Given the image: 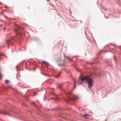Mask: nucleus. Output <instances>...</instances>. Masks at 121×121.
Wrapping results in <instances>:
<instances>
[{
    "label": "nucleus",
    "mask_w": 121,
    "mask_h": 121,
    "mask_svg": "<svg viewBox=\"0 0 121 121\" xmlns=\"http://www.w3.org/2000/svg\"><path fill=\"white\" fill-rule=\"evenodd\" d=\"M105 121H106V120Z\"/></svg>",
    "instance_id": "35"
},
{
    "label": "nucleus",
    "mask_w": 121,
    "mask_h": 121,
    "mask_svg": "<svg viewBox=\"0 0 121 121\" xmlns=\"http://www.w3.org/2000/svg\"><path fill=\"white\" fill-rule=\"evenodd\" d=\"M46 65H47L48 66H50V64L48 62L47 63Z\"/></svg>",
    "instance_id": "19"
},
{
    "label": "nucleus",
    "mask_w": 121,
    "mask_h": 121,
    "mask_svg": "<svg viewBox=\"0 0 121 121\" xmlns=\"http://www.w3.org/2000/svg\"><path fill=\"white\" fill-rule=\"evenodd\" d=\"M0 114L8 116L10 115L9 113L8 112L4 110H3L2 112H0Z\"/></svg>",
    "instance_id": "8"
},
{
    "label": "nucleus",
    "mask_w": 121,
    "mask_h": 121,
    "mask_svg": "<svg viewBox=\"0 0 121 121\" xmlns=\"http://www.w3.org/2000/svg\"><path fill=\"white\" fill-rule=\"evenodd\" d=\"M19 68V67H18V66H16V68L17 69H18V68Z\"/></svg>",
    "instance_id": "22"
},
{
    "label": "nucleus",
    "mask_w": 121,
    "mask_h": 121,
    "mask_svg": "<svg viewBox=\"0 0 121 121\" xmlns=\"http://www.w3.org/2000/svg\"><path fill=\"white\" fill-rule=\"evenodd\" d=\"M86 82L87 83L88 87L90 89L93 86V79L91 75L86 76H81L79 77L78 82L81 84L84 82Z\"/></svg>",
    "instance_id": "1"
},
{
    "label": "nucleus",
    "mask_w": 121,
    "mask_h": 121,
    "mask_svg": "<svg viewBox=\"0 0 121 121\" xmlns=\"http://www.w3.org/2000/svg\"><path fill=\"white\" fill-rule=\"evenodd\" d=\"M69 86L68 85L67 86V88Z\"/></svg>",
    "instance_id": "25"
},
{
    "label": "nucleus",
    "mask_w": 121,
    "mask_h": 121,
    "mask_svg": "<svg viewBox=\"0 0 121 121\" xmlns=\"http://www.w3.org/2000/svg\"><path fill=\"white\" fill-rule=\"evenodd\" d=\"M106 64L107 65L109 66H111L112 65V63L111 61H106Z\"/></svg>",
    "instance_id": "10"
},
{
    "label": "nucleus",
    "mask_w": 121,
    "mask_h": 121,
    "mask_svg": "<svg viewBox=\"0 0 121 121\" xmlns=\"http://www.w3.org/2000/svg\"><path fill=\"white\" fill-rule=\"evenodd\" d=\"M57 86L61 90V91L64 92L66 94L67 92H68V93H67V94H70L71 92L70 91V90L68 89H67V90H64L62 88V87L63 86V84L62 83L57 84Z\"/></svg>",
    "instance_id": "4"
},
{
    "label": "nucleus",
    "mask_w": 121,
    "mask_h": 121,
    "mask_svg": "<svg viewBox=\"0 0 121 121\" xmlns=\"http://www.w3.org/2000/svg\"><path fill=\"white\" fill-rule=\"evenodd\" d=\"M94 62H93L90 63L88 62V63L91 65H93L95 63H96L98 62L99 61V59L98 58V57H96L94 59Z\"/></svg>",
    "instance_id": "7"
},
{
    "label": "nucleus",
    "mask_w": 121,
    "mask_h": 121,
    "mask_svg": "<svg viewBox=\"0 0 121 121\" xmlns=\"http://www.w3.org/2000/svg\"><path fill=\"white\" fill-rule=\"evenodd\" d=\"M9 82V80H5V83H7Z\"/></svg>",
    "instance_id": "17"
},
{
    "label": "nucleus",
    "mask_w": 121,
    "mask_h": 121,
    "mask_svg": "<svg viewBox=\"0 0 121 121\" xmlns=\"http://www.w3.org/2000/svg\"><path fill=\"white\" fill-rule=\"evenodd\" d=\"M60 120L61 121H62V120Z\"/></svg>",
    "instance_id": "32"
},
{
    "label": "nucleus",
    "mask_w": 121,
    "mask_h": 121,
    "mask_svg": "<svg viewBox=\"0 0 121 121\" xmlns=\"http://www.w3.org/2000/svg\"><path fill=\"white\" fill-rule=\"evenodd\" d=\"M1 74L0 73V79H2V78L1 77Z\"/></svg>",
    "instance_id": "20"
},
{
    "label": "nucleus",
    "mask_w": 121,
    "mask_h": 121,
    "mask_svg": "<svg viewBox=\"0 0 121 121\" xmlns=\"http://www.w3.org/2000/svg\"><path fill=\"white\" fill-rule=\"evenodd\" d=\"M0 4H2V3H1V2H0Z\"/></svg>",
    "instance_id": "29"
},
{
    "label": "nucleus",
    "mask_w": 121,
    "mask_h": 121,
    "mask_svg": "<svg viewBox=\"0 0 121 121\" xmlns=\"http://www.w3.org/2000/svg\"><path fill=\"white\" fill-rule=\"evenodd\" d=\"M105 9V10H107V9Z\"/></svg>",
    "instance_id": "27"
},
{
    "label": "nucleus",
    "mask_w": 121,
    "mask_h": 121,
    "mask_svg": "<svg viewBox=\"0 0 121 121\" xmlns=\"http://www.w3.org/2000/svg\"><path fill=\"white\" fill-rule=\"evenodd\" d=\"M53 98H52L56 100V101H58L59 100V98L58 96L55 95H54Z\"/></svg>",
    "instance_id": "9"
},
{
    "label": "nucleus",
    "mask_w": 121,
    "mask_h": 121,
    "mask_svg": "<svg viewBox=\"0 0 121 121\" xmlns=\"http://www.w3.org/2000/svg\"><path fill=\"white\" fill-rule=\"evenodd\" d=\"M105 17V18H106V19H107V18H108L107 17Z\"/></svg>",
    "instance_id": "26"
},
{
    "label": "nucleus",
    "mask_w": 121,
    "mask_h": 121,
    "mask_svg": "<svg viewBox=\"0 0 121 121\" xmlns=\"http://www.w3.org/2000/svg\"><path fill=\"white\" fill-rule=\"evenodd\" d=\"M110 45H112V46H115V45H114L112 44V43H111V44H110Z\"/></svg>",
    "instance_id": "23"
},
{
    "label": "nucleus",
    "mask_w": 121,
    "mask_h": 121,
    "mask_svg": "<svg viewBox=\"0 0 121 121\" xmlns=\"http://www.w3.org/2000/svg\"><path fill=\"white\" fill-rule=\"evenodd\" d=\"M48 62L46 61H43V63L45 65H46Z\"/></svg>",
    "instance_id": "15"
},
{
    "label": "nucleus",
    "mask_w": 121,
    "mask_h": 121,
    "mask_svg": "<svg viewBox=\"0 0 121 121\" xmlns=\"http://www.w3.org/2000/svg\"><path fill=\"white\" fill-rule=\"evenodd\" d=\"M25 106H26V104H25Z\"/></svg>",
    "instance_id": "33"
},
{
    "label": "nucleus",
    "mask_w": 121,
    "mask_h": 121,
    "mask_svg": "<svg viewBox=\"0 0 121 121\" xmlns=\"http://www.w3.org/2000/svg\"><path fill=\"white\" fill-rule=\"evenodd\" d=\"M15 29H14L15 30V32L16 33V35L15 36L13 37H11V38L14 39L16 40L15 38H17L18 37L17 36V35H21L23 34L21 33V31L20 30L22 29L21 26H19L17 25H15Z\"/></svg>",
    "instance_id": "3"
},
{
    "label": "nucleus",
    "mask_w": 121,
    "mask_h": 121,
    "mask_svg": "<svg viewBox=\"0 0 121 121\" xmlns=\"http://www.w3.org/2000/svg\"><path fill=\"white\" fill-rule=\"evenodd\" d=\"M79 99V97L78 96L73 95L71 96H68L65 101L68 104L70 103L72 104V103L74 104Z\"/></svg>",
    "instance_id": "2"
},
{
    "label": "nucleus",
    "mask_w": 121,
    "mask_h": 121,
    "mask_svg": "<svg viewBox=\"0 0 121 121\" xmlns=\"http://www.w3.org/2000/svg\"><path fill=\"white\" fill-rule=\"evenodd\" d=\"M61 73V72H60L59 71V73L57 74V75L56 76V77L57 78L60 76Z\"/></svg>",
    "instance_id": "12"
},
{
    "label": "nucleus",
    "mask_w": 121,
    "mask_h": 121,
    "mask_svg": "<svg viewBox=\"0 0 121 121\" xmlns=\"http://www.w3.org/2000/svg\"><path fill=\"white\" fill-rule=\"evenodd\" d=\"M11 39L10 38L7 39L6 40V43L8 46V48H9L10 45H12L13 44V43L11 41Z\"/></svg>",
    "instance_id": "6"
},
{
    "label": "nucleus",
    "mask_w": 121,
    "mask_h": 121,
    "mask_svg": "<svg viewBox=\"0 0 121 121\" xmlns=\"http://www.w3.org/2000/svg\"><path fill=\"white\" fill-rule=\"evenodd\" d=\"M102 73L101 72H100V73H98L97 74H96V76H100Z\"/></svg>",
    "instance_id": "13"
},
{
    "label": "nucleus",
    "mask_w": 121,
    "mask_h": 121,
    "mask_svg": "<svg viewBox=\"0 0 121 121\" xmlns=\"http://www.w3.org/2000/svg\"><path fill=\"white\" fill-rule=\"evenodd\" d=\"M65 58L66 57V58H69V57H67L65 55Z\"/></svg>",
    "instance_id": "21"
},
{
    "label": "nucleus",
    "mask_w": 121,
    "mask_h": 121,
    "mask_svg": "<svg viewBox=\"0 0 121 121\" xmlns=\"http://www.w3.org/2000/svg\"><path fill=\"white\" fill-rule=\"evenodd\" d=\"M57 116L61 117L65 119H67V118H66V117H69V114L61 112L58 114Z\"/></svg>",
    "instance_id": "5"
},
{
    "label": "nucleus",
    "mask_w": 121,
    "mask_h": 121,
    "mask_svg": "<svg viewBox=\"0 0 121 121\" xmlns=\"http://www.w3.org/2000/svg\"><path fill=\"white\" fill-rule=\"evenodd\" d=\"M50 80L49 79H48V80Z\"/></svg>",
    "instance_id": "31"
},
{
    "label": "nucleus",
    "mask_w": 121,
    "mask_h": 121,
    "mask_svg": "<svg viewBox=\"0 0 121 121\" xmlns=\"http://www.w3.org/2000/svg\"><path fill=\"white\" fill-rule=\"evenodd\" d=\"M90 115L87 114H86L82 115L83 117H90Z\"/></svg>",
    "instance_id": "11"
},
{
    "label": "nucleus",
    "mask_w": 121,
    "mask_h": 121,
    "mask_svg": "<svg viewBox=\"0 0 121 121\" xmlns=\"http://www.w3.org/2000/svg\"><path fill=\"white\" fill-rule=\"evenodd\" d=\"M107 73H108V72H107Z\"/></svg>",
    "instance_id": "34"
},
{
    "label": "nucleus",
    "mask_w": 121,
    "mask_h": 121,
    "mask_svg": "<svg viewBox=\"0 0 121 121\" xmlns=\"http://www.w3.org/2000/svg\"><path fill=\"white\" fill-rule=\"evenodd\" d=\"M120 48L121 49V46H120Z\"/></svg>",
    "instance_id": "28"
},
{
    "label": "nucleus",
    "mask_w": 121,
    "mask_h": 121,
    "mask_svg": "<svg viewBox=\"0 0 121 121\" xmlns=\"http://www.w3.org/2000/svg\"><path fill=\"white\" fill-rule=\"evenodd\" d=\"M31 103H33L36 107H37V106L36 105V104H35V103H34V102H33L32 101H31Z\"/></svg>",
    "instance_id": "16"
},
{
    "label": "nucleus",
    "mask_w": 121,
    "mask_h": 121,
    "mask_svg": "<svg viewBox=\"0 0 121 121\" xmlns=\"http://www.w3.org/2000/svg\"><path fill=\"white\" fill-rule=\"evenodd\" d=\"M73 81H74V86L75 87L74 89L76 87V82H75V79L73 78Z\"/></svg>",
    "instance_id": "14"
},
{
    "label": "nucleus",
    "mask_w": 121,
    "mask_h": 121,
    "mask_svg": "<svg viewBox=\"0 0 121 121\" xmlns=\"http://www.w3.org/2000/svg\"><path fill=\"white\" fill-rule=\"evenodd\" d=\"M67 73L69 74V73H70V74H71V73L69 71H67Z\"/></svg>",
    "instance_id": "18"
},
{
    "label": "nucleus",
    "mask_w": 121,
    "mask_h": 121,
    "mask_svg": "<svg viewBox=\"0 0 121 121\" xmlns=\"http://www.w3.org/2000/svg\"><path fill=\"white\" fill-rule=\"evenodd\" d=\"M58 65L59 66V64H58Z\"/></svg>",
    "instance_id": "30"
},
{
    "label": "nucleus",
    "mask_w": 121,
    "mask_h": 121,
    "mask_svg": "<svg viewBox=\"0 0 121 121\" xmlns=\"http://www.w3.org/2000/svg\"><path fill=\"white\" fill-rule=\"evenodd\" d=\"M114 60H115V56H114Z\"/></svg>",
    "instance_id": "24"
}]
</instances>
